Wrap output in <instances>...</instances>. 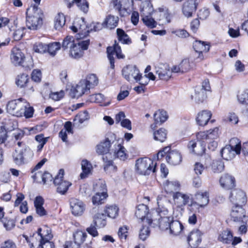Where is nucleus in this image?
Listing matches in <instances>:
<instances>
[{"label":"nucleus","mask_w":248,"mask_h":248,"mask_svg":"<svg viewBox=\"0 0 248 248\" xmlns=\"http://www.w3.org/2000/svg\"><path fill=\"white\" fill-rule=\"evenodd\" d=\"M79 44H74L70 48V55L75 59L81 58L83 55V51L87 50L90 44V40L78 39Z\"/></svg>","instance_id":"11"},{"label":"nucleus","mask_w":248,"mask_h":248,"mask_svg":"<svg viewBox=\"0 0 248 248\" xmlns=\"http://www.w3.org/2000/svg\"><path fill=\"white\" fill-rule=\"evenodd\" d=\"M158 207L156 212L159 217L170 215L169 214L168 207L170 206V203L166 199L157 200Z\"/></svg>","instance_id":"26"},{"label":"nucleus","mask_w":248,"mask_h":248,"mask_svg":"<svg viewBox=\"0 0 248 248\" xmlns=\"http://www.w3.org/2000/svg\"><path fill=\"white\" fill-rule=\"evenodd\" d=\"M23 108L22 109L23 110V115L26 118H30L33 116L34 113V109L33 107H30L28 103L26 102V100L23 102Z\"/></svg>","instance_id":"50"},{"label":"nucleus","mask_w":248,"mask_h":248,"mask_svg":"<svg viewBox=\"0 0 248 248\" xmlns=\"http://www.w3.org/2000/svg\"><path fill=\"white\" fill-rule=\"evenodd\" d=\"M241 151V145L239 140L233 138L230 140V144L226 145L221 151L222 157L228 160L233 158L235 155L240 154Z\"/></svg>","instance_id":"5"},{"label":"nucleus","mask_w":248,"mask_h":248,"mask_svg":"<svg viewBox=\"0 0 248 248\" xmlns=\"http://www.w3.org/2000/svg\"><path fill=\"white\" fill-rule=\"evenodd\" d=\"M172 220L170 215L160 217L158 218L159 227L162 230H168Z\"/></svg>","instance_id":"35"},{"label":"nucleus","mask_w":248,"mask_h":248,"mask_svg":"<svg viewBox=\"0 0 248 248\" xmlns=\"http://www.w3.org/2000/svg\"><path fill=\"white\" fill-rule=\"evenodd\" d=\"M218 131L219 129L217 127L207 131L208 140H214L217 139L219 136Z\"/></svg>","instance_id":"61"},{"label":"nucleus","mask_w":248,"mask_h":248,"mask_svg":"<svg viewBox=\"0 0 248 248\" xmlns=\"http://www.w3.org/2000/svg\"><path fill=\"white\" fill-rule=\"evenodd\" d=\"M93 223L98 228H104L107 224V216L103 213H97L93 217Z\"/></svg>","instance_id":"28"},{"label":"nucleus","mask_w":248,"mask_h":248,"mask_svg":"<svg viewBox=\"0 0 248 248\" xmlns=\"http://www.w3.org/2000/svg\"><path fill=\"white\" fill-rule=\"evenodd\" d=\"M35 140L38 142L37 145V152H40L42 150L44 145L47 141L48 138H44V135L42 134L36 135L35 137Z\"/></svg>","instance_id":"58"},{"label":"nucleus","mask_w":248,"mask_h":248,"mask_svg":"<svg viewBox=\"0 0 248 248\" xmlns=\"http://www.w3.org/2000/svg\"><path fill=\"white\" fill-rule=\"evenodd\" d=\"M61 48V44L59 42H53L47 45V51L51 55L55 56L57 51Z\"/></svg>","instance_id":"54"},{"label":"nucleus","mask_w":248,"mask_h":248,"mask_svg":"<svg viewBox=\"0 0 248 248\" xmlns=\"http://www.w3.org/2000/svg\"><path fill=\"white\" fill-rule=\"evenodd\" d=\"M235 178L233 176L226 173L222 175L219 180V183L222 187L229 189L235 186Z\"/></svg>","instance_id":"25"},{"label":"nucleus","mask_w":248,"mask_h":248,"mask_svg":"<svg viewBox=\"0 0 248 248\" xmlns=\"http://www.w3.org/2000/svg\"><path fill=\"white\" fill-rule=\"evenodd\" d=\"M243 205H236L232 206L230 216L231 220L234 222L245 223L248 226V216H246Z\"/></svg>","instance_id":"10"},{"label":"nucleus","mask_w":248,"mask_h":248,"mask_svg":"<svg viewBox=\"0 0 248 248\" xmlns=\"http://www.w3.org/2000/svg\"><path fill=\"white\" fill-rule=\"evenodd\" d=\"M75 3L78 7L83 12L87 13L88 12L89 4L86 0H77Z\"/></svg>","instance_id":"62"},{"label":"nucleus","mask_w":248,"mask_h":248,"mask_svg":"<svg viewBox=\"0 0 248 248\" xmlns=\"http://www.w3.org/2000/svg\"><path fill=\"white\" fill-rule=\"evenodd\" d=\"M144 9L141 11L142 13V21L143 23L148 27L151 28H154L156 26V23L155 21L149 16L145 15L144 13Z\"/></svg>","instance_id":"53"},{"label":"nucleus","mask_w":248,"mask_h":248,"mask_svg":"<svg viewBox=\"0 0 248 248\" xmlns=\"http://www.w3.org/2000/svg\"><path fill=\"white\" fill-rule=\"evenodd\" d=\"M33 50L36 52L40 53H45L47 51V45L42 43L35 44L33 46Z\"/></svg>","instance_id":"64"},{"label":"nucleus","mask_w":248,"mask_h":248,"mask_svg":"<svg viewBox=\"0 0 248 248\" xmlns=\"http://www.w3.org/2000/svg\"><path fill=\"white\" fill-rule=\"evenodd\" d=\"M71 29L74 32L79 31L80 38L87 35L89 32V30L87 29V26L83 18L78 19L76 22H75L74 25L70 27Z\"/></svg>","instance_id":"22"},{"label":"nucleus","mask_w":248,"mask_h":248,"mask_svg":"<svg viewBox=\"0 0 248 248\" xmlns=\"http://www.w3.org/2000/svg\"><path fill=\"white\" fill-rule=\"evenodd\" d=\"M194 96H192V98L194 97L195 101L198 103L202 102L206 98V92L200 86H196Z\"/></svg>","instance_id":"38"},{"label":"nucleus","mask_w":248,"mask_h":248,"mask_svg":"<svg viewBox=\"0 0 248 248\" xmlns=\"http://www.w3.org/2000/svg\"><path fill=\"white\" fill-rule=\"evenodd\" d=\"M122 73L124 78L128 81L130 80L131 78H133L138 82L139 77H141L139 70L135 65H128L124 67L123 69Z\"/></svg>","instance_id":"16"},{"label":"nucleus","mask_w":248,"mask_h":248,"mask_svg":"<svg viewBox=\"0 0 248 248\" xmlns=\"http://www.w3.org/2000/svg\"><path fill=\"white\" fill-rule=\"evenodd\" d=\"M84 80L86 81V85L89 87V89L96 86L98 83V78L95 74L89 75Z\"/></svg>","instance_id":"52"},{"label":"nucleus","mask_w":248,"mask_h":248,"mask_svg":"<svg viewBox=\"0 0 248 248\" xmlns=\"http://www.w3.org/2000/svg\"><path fill=\"white\" fill-rule=\"evenodd\" d=\"M119 209L115 205H108L106 207L104 212L107 216L111 218H116L119 215Z\"/></svg>","instance_id":"42"},{"label":"nucleus","mask_w":248,"mask_h":248,"mask_svg":"<svg viewBox=\"0 0 248 248\" xmlns=\"http://www.w3.org/2000/svg\"><path fill=\"white\" fill-rule=\"evenodd\" d=\"M209 202V195L207 192L198 191L195 194L194 199L191 198V203L188 205L187 209L190 212H193L195 209L199 210L200 208H205Z\"/></svg>","instance_id":"3"},{"label":"nucleus","mask_w":248,"mask_h":248,"mask_svg":"<svg viewBox=\"0 0 248 248\" xmlns=\"http://www.w3.org/2000/svg\"><path fill=\"white\" fill-rule=\"evenodd\" d=\"M116 145L117 147L115 148L114 152V155L120 160L124 161L128 157V155L125 153L126 150L125 148L118 142Z\"/></svg>","instance_id":"37"},{"label":"nucleus","mask_w":248,"mask_h":248,"mask_svg":"<svg viewBox=\"0 0 248 248\" xmlns=\"http://www.w3.org/2000/svg\"><path fill=\"white\" fill-rule=\"evenodd\" d=\"M102 159L105 162L104 169L105 171L111 172L116 170L117 167L113 165L112 160H108L104 156L102 157Z\"/></svg>","instance_id":"56"},{"label":"nucleus","mask_w":248,"mask_h":248,"mask_svg":"<svg viewBox=\"0 0 248 248\" xmlns=\"http://www.w3.org/2000/svg\"><path fill=\"white\" fill-rule=\"evenodd\" d=\"M180 184L177 181H169L167 180L164 185V189L167 193H173V194L177 192L180 189Z\"/></svg>","instance_id":"32"},{"label":"nucleus","mask_w":248,"mask_h":248,"mask_svg":"<svg viewBox=\"0 0 248 248\" xmlns=\"http://www.w3.org/2000/svg\"><path fill=\"white\" fill-rule=\"evenodd\" d=\"M86 81L81 80L74 88L71 90V94L74 98H78L83 94L88 92L89 87L87 86Z\"/></svg>","instance_id":"24"},{"label":"nucleus","mask_w":248,"mask_h":248,"mask_svg":"<svg viewBox=\"0 0 248 248\" xmlns=\"http://www.w3.org/2000/svg\"><path fill=\"white\" fill-rule=\"evenodd\" d=\"M116 137L115 134L111 132L108 133L105 140L97 146V153L100 155L108 153L111 145L112 144H114L115 146L116 145L117 141H116Z\"/></svg>","instance_id":"9"},{"label":"nucleus","mask_w":248,"mask_h":248,"mask_svg":"<svg viewBox=\"0 0 248 248\" xmlns=\"http://www.w3.org/2000/svg\"><path fill=\"white\" fill-rule=\"evenodd\" d=\"M229 199L235 205H245L247 201L246 193L240 189H234L231 191Z\"/></svg>","instance_id":"15"},{"label":"nucleus","mask_w":248,"mask_h":248,"mask_svg":"<svg viewBox=\"0 0 248 248\" xmlns=\"http://www.w3.org/2000/svg\"><path fill=\"white\" fill-rule=\"evenodd\" d=\"M149 226L147 223H143L142 228L140 229L139 237L143 241L145 240L149 236L150 231Z\"/></svg>","instance_id":"55"},{"label":"nucleus","mask_w":248,"mask_h":248,"mask_svg":"<svg viewBox=\"0 0 248 248\" xmlns=\"http://www.w3.org/2000/svg\"><path fill=\"white\" fill-rule=\"evenodd\" d=\"M118 39L119 42L123 44L129 45L132 43L131 39L124 31L120 28L116 31Z\"/></svg>","instance_id":"40"},{"label":"nucleus","mask_w":248,"mask_h":248,"mask_svg":"<svg viewBox=\"0 0 248 248\" xmlns=\"http://www.w3.org/2000/svg\"><path fill=\"white\" fill-rule=\"evenodd\" d=\"M118 20L119 18L118 16L109 15L106 17L104 24H106L108 28L112 29L117 26Z\"/></svg>","instance_id":"48"},{"label":"nucleus","mask_w":248,"mask_h":248,"mask_svg":"<svg viewBox=\"0 0 248 248\" xmlns=\"http://www.w3.org/2000/svg\"><path fill=\"white\" fill-rule=\"evenodd\" d=\"M170 233L177 235L179 234L183 229L182 224L178 220H172L169 228Z\"/></svg>","instance_id":"34"},{"label":"nucleus","mask_w":248,"mask_h":248,"mask_svg":"<svg viewBox=\"0 0 248 248\" xmlns=\"http://www.w3.org/2000/svg\"><path fill=\"white\" fill-rule=\"evenodd\" d=\"M173 200L176 207L174 209L173 216L175 217L182 216L184 207L189 202H191L190 194H185L180 192H176L173 194Z\"/></svg>","instance_id":"4"},{"label":"nucleus","mask_w":248,"mask_h":248,"mask_svg":"<svg viewBox=\"0 0 248 248\" xmlns=\"http://www.w3.org/2000/svg\"><path fill=\"white\" fill-rule=\"evenodd\" d=\"M44 203L43 198L41 196H37L35 198L34 204L35 207L36 213L40 217L46 215L47 212L43 207V205Z\"/></svg>","instance_id":"30"},{"label":"nucleus","mask_w":248,"mask_h":248,"mask_svg":"<svg viewBox=\"0 0 248 248\" xmlns=\"http://www.w3.org/2000/svg\"><path fill=\"white\" fill-rule=\"evenodd\" d=\"M113 3L114 8L118 11L120 15L122 16H124L127 13V10L125 8L122 7L121 1L118 0H113Z\"/></svg>","instance_id":"60"},{"label":"nucleus","mask_w":248,"mask_h":248,"mask_svg":"<svg viewBox=\"0 0 248 248\" xmlns=\"http://www.w3.org/2000/svg\"><path fill=\"white\" fill-rule=\"evenodd\" d=\"M30 82L29 78L28 75L23 74L18 75L16 78V84L20 88L27 87Z\"/></svg>","instance_id":"47"},{"label":"nucleus","mask_w":248,"mask_h":248,"mask_svg":"<svg viewBox=\"0 0 248 248\" xmlns=\"http://www.w3.org/2000/svg\"><path fill=\"white\" fill-rule=\"evenodd\" d=\"M148 212L149 209L147 205L143 204H140L137 207L135 216L141 220L143 223L151 225L152 220L147 217Z\"/></svg>","instance_id":"18"},{"label":"nucleus","mask_w":248,"mask_h":248,"mask_svg":"<svg viewBox=\"0 0 248 248\" xmlns=\"http://www.w3.org/2000/svg\"><path fill=\"white\" fill-rule=\"evenodd\" d=\"M93 189L99 192H106V185L105 182L102 180H99L93 185Z\"/></svg>","instance_id":"59"},{"label":"nucleus","mask_w":248,"mask_h":248,"mask_svg":"<svg viewBox=\"0 0 248 248\" xmlns=\"http://www.w3.org/2000/svg\"><path fill=\"white\" fill-rule=\"evenodd\" d=\"M42 13L38 6H31L27 9L26 24L31 30H36L42 24Z\"/></svg>","instance_id":"2"},{"label":"nucleus","mask_w":248,"mask_h":248,"mask_svg":"<svg viewBox=\"0 0 248 248\" xmlns=\"http://www.w3.org/2000/svg\"><path fill=\"white\" fill-rule=\"evenodd\" d=\"M156 163L147 157L138 159L136 161L137 171L140 175H149L155 172L156 170Z\"/></svg>","instance_id":"6"},{"label":"nucleus","mask_w":248,"mask_h":248,"mask_svg":"<svg viewBox=\"0 0 248 248\" xmlns=\"http://www.w3.org/2000/svg\"><path fill=\"white\" fill-rule=\"evenodd\" d=\"M212 116L210 111L208 110H203L199 113L196 118L197 124L201 126H204L207 124Z\"/></svg>","instance_id":"31"},{"label":"nucleus","mask_w":248,"mask_h":248,"mask_svg":"<svg viewBox=\"0 0 248 248\" xmlns=\"http://www.w3.org/2000/svg\"><path fill=\"white\" fill-rule=\"evenodd\" d=\"M211 168L215 173H219L224 170V163L220 160L214 161L212 164Z\"/></svg>","instance_id":"57"},{"label":"nucleus","mask_w":248,"mask_h":248,"mask_svg":"<svg viewBox=\"0 0 248 248\" xmlns=\"http://www.w3.org/2000/svg\"><path fill=\"white\" fill-rule=\"evenodd\" d=\"M4 227L7 230H10L15 226V222L13 219H8L7 218H4L1 220Z\"/></svg>","instance_id":"63"},{"label":"nucleus","mask_w":248,"mask_h":248,"mask_svg":"<svg viewBox=\"0 0 248 248\" xmlns=\"http://www.w3.org/2000/svg\"><path fill=\"white\" fill-rule=\"evenodd\" d=\"M168 147L164 148L163 150L158 152L157 154L158 159L159 156L163 157L165 156L166 159L168 163L172 165H177L180 164L182 161V156L181 154L177 150H172L169 152Z\"/></svg>","instance_id":"8"},{"label":"nucleus","mask_w":248,"mask_h":248,"mask_svg":"<svg viewBox=\"0 0 248 248\" xmlns=\"http://www.w3.org/2000/svg\"><path fill=\"white\" fill-rule=\"evenodd\" d=\"M65 18L63 14H59L55 19L54 27L56 30H60L65 25Z\"/></svg>","instance_id":"51"},{"label":"nucleus","mask_w":248,"mask_h":248,"mask_svg":"<svg viewBox=\"0 0 248 248\" xmlns=\"http://www.w3.org/2000/svg\"><path fill=\"white\" fill-rule=\"evenodd\" d=\"M25 99L20 98L17 100H14L9 101L6 106L7 112L17 117L23 116L22 108H23V102Z\"/></svg>","instance_id":"12"},{"label":"nucleus","mask_w":248,"mask_h":248,"mask_svg":"<svg viewBox=\"0 0 248 248\" xmlns=\"http://www.w3.org/2000/svg\"><path fill=\"white\" fill-rule=\"evenodd\" d=\"M16 122H14L13 121H9L8 122V124H12V127H10L8 126V123L4 125H1L0 127V145L4 143L5 141L7 140L8 138V135L7 133L8 132L12 131V130H14L15 128L16 127V124H15L14 123Z\"/></svg>","instance_id":"27"},{"label":"nucleus","mask_w":248,"mask_h":248,"mask_svg":"<svg viewBox=\"0 0 248 248\" xmlns=\"http://www.w3.org/2000/svg\"><path fill=\"white\" fill-rule=\"evenodd\" d=\"M106 192H97L92 198V202L94 205H99L104 202L107 197Z\"/></svg>","instance_id":"45"},{"label":"nucleus","mask_w":248,"mask_h":248,"mask_svg":"<svg viewBox=\"0 0 248 248\" xmlns=\"http://www.w3.org/2000/svg\"><path fill=\"white\" fill-rule=\"evenodd\" d=\"M78 38L75 39L73 36H67L64 38L62 43V48L66 49L68 48H71L74 44H79L78 42Z\"/></svg>","instance_id":"46"},{"label":"nucleus","mask_w":248,"mask_h":248,"mask_svg":"<svg viewBox=\"0 0 248 248\" xmlns=\"http://www.w3.org/2000/svg\"><path fill=\"white\" fill-rule=\"evenodd\" d=\"M70 207L72 214L75 216H81L85 209V205L80 200L72 198L70 200Z\"/></svg>","instance_id":"19"},{"label":"nucleus","mask_w":248,"mask_h":248,"mask_svg":"<svg viewBox=\"0 0 248 248\" xmlns=\"http://www.w3.org/2000/svg\"><path fill=\"white\" fill-rule=\"evenodd\" d=\"M31 248L38 246L40 248H54V243L50 241L53 237L51 229L47 226L38 228L36 232L29 237L23 235Z\"/></svg>","instance_id":"1"},{"label":"nucleus","mask_w":248,"mask_h":248,"mask_svg":"<svg viewBox=\"0 0 248 248\" xmlns=\"http://www.w3.org/2000/svg\"><path fill=\"white\" fill-rule=\"evenodd\" d=\"M11 62L15 66H23L25 59L24 54L17 47L13 48L10 55Z\"/></svg>","instance_id":"17"},{"label":"nucleus","mask_w":248,"mask_h":248,"mask_svg":"<svg viewBox=\"0 0 248 248\" xmlns=\"http://www.w3.org/2000/svg\"><path fill=\"white\" fill-rule=\"evenodd\" d=\"M154 118L156 124H161L168 119L167 112L164 110H158L154 113Z\"/></svg>","instance_id":"41"},{"label":"nucleus","mask_w":248,"mask_h":248,"mask_svg":"<svg viewBox=\"0 0 248 248\" xmlns=\"http://www.w3.org/2000/svg\"><path fill=\"white\" fill-rule=\"evenodd\" d=\"M202 233L199 230H193L187 237V241L189 245L197 246L202 241Z\"/></svg>","instance_id":"29"},{"label":"nucleus","mask_w":248,"mask_h":248,"mask_svg":"<svg viewBox=\"0 0 248 248\" xmlns=\"http://www.w3.org/2000/svg\"><path fill=\"white\" fill-rule=\"evenodd\" d=\"M74 242L78 245L80 248L81 245L85 241L87 235L85 232L78 230L73 233Z\"/></svg>","instance_id":"36"},{"label":"nucleus","mask_w":248,"mask_h":248,"mask_svg":"<svg viewBox=\"0 0 248 248\" xmlns=\"http://www.w3.org/2000/svg\"><path fill=\"white\" fill-rule=\"evenodd\" d=\"M167 131L163 128L155 131L154 133V139L156 141L163 142L165 141L167 139Z\"/></svg>","instance_id":"43"},{"label":"nucleus","mask_w":248,"mask_h":248,"mask_svg":"<svg viewBox=\"0 0 248 248\" xmlns=\"http://www.w3.org/2000/svg\"><path fill=\"white\" fill-rule=\"evenodd\" d=\"M63 174L64 170L61 169L53 180L54 185L57 186V192L62 195L65 194L72 185L69 182L62 180Z\"/></svg>","instance_id":"13"},{"label":"nucleus","mask_w":248,"mask_h":248,"mask_svg":"<svg viewBox=\"0 0 248 248\" xmlns=\"http://www.w3.org/2000/svg\"><path fill=\"white\" fill-rule=\"evenodd\" d=\"M232 233L231 230L226 229L221 232L218 236V240L223 244H231L232 241Z\"/></svg>","instance_id":"33"},{"label":"nucleus","mask_w":248,"mask_h":248,"mask_svg":"<svg viewBox=\"0 0 248 248\" xmlns=\"http://www.w3.org/2000/svg\"><path fill=\"white\" fill-rule=\"evenodd\" d=\"M107 52L111 68H114V58L113 57L114 55H116L118 59H123L124 57L122 54L121 46L116 40L113 46H108L107 47Z\"/></svg>","instance_id":"14"},{"label":"nucleus","mask_w":248,"mask_h":248,"mask_svg":"<svg viewBox=\"0 0 248 248\" xmlns=\"http://www.w3.org/2000/svg\"><path fill=\"white\" fill-rule=\"evenodd\" d=\"M237 100L241 104L248 105V89L239 91L237 95Z\"/></svg>","instance_id":"49"},{"label":"nucleus","mask_w":248,"mask_h":248,"mask_svg":"<svg viewBox=\"0 0 248 248\" xmlns=\"http://www.w3.org/2000/svg\"><path fill=\"white\" fill-rule=\"evenodd\" d=\"M155 73L161 80H168L171 76V71L167 64H159L156 67Z\"/></svg>","instance_id":"23"},{"label":"nucleus","mask_w":248,"mask_h":248,"mask_svg":"<svg viewBox=\"0 0 248 248\" xmlns=\"http://www.w3.org/2000/svg\"><path fill=\"white\" fill-rule=\"evenodd\" d=\"M33 155V151L25 145L22 149L16 150L13 156L14 163L18 166H21L30 161Z\"/></svg>","instance_id":"7"},{"label":"nucleus","mask_w":248,"mask_h":248,"mask_svg":"<svg viewBox=\"0 0 248 248\" xmlns=\"http://www.w3.org/2000/svg\"><path fill=\"white\" fill-rule=\"evenodd\" d=\"M187 147L191 152L198 155H202L205 152L204 146L201 144L200 146L197 147L196 142L195 140L190 141Z\"/></svg>","instance_id":"39"},{"label":"nucleus","mask_w":248,"mask_h":248,"mask_svg":"<svg viewBox=\"0 0 248 248\" xmlns=\"http://www.w3.org/2000/svg\"><path fill=\"white\" fill-rule=\"evenodd\" d=\"M81 168L82 172L80 173V176L81 179H84L91 173L92 166L87 160H83L81 162Z\"/></svg>","instance_id":"44"},{"label":"nucleus","mask_w":248,"mask_h":248,"mask_svg":"<svg viewBox=\"0 0 248 248\" xmlns=\"http://www.w3.org/2000/svg\"><path fill=\"white\" fill-rule=\"evenodd\" d=\"M199 1L194 0H186L183 4L182 12L184 15L187 17H190L197 10Z\"/></svg>","instance_id":"21"},{"label":"nucleus","mask_w":248,"mask_h":248,"mask_svg":"<svg viewBox=\"0 0 248 248\" xmlns=\"http://www.w3.org/2000/svg\"><path fill=\"white\" fill-rule=\"evenodd\" d=\"M193 48L195 52L198 54V56L196 58L198 62H200L203 59V52H207L210 49L209 44H205V42L201 41H195L193 43Z\"/></svg>","instance_id":"20"}]
</instances>
